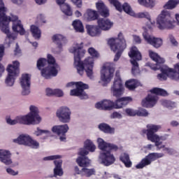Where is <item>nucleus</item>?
<instances>
[{
  "instance_id": "f257e3e1",
  "label": "nucleus",
  "mask_w": 179,
  "mask_h": 179,
  "mask_svg": "<svg viewBox=\"0 0 179 179\" xmlns=\"http://www.w3.org/2000/svg\"><path fill=\"white\" fill-rule=\"evenodd\" d=\"M74 45L73 48L70 49V52L74 55V66L77 69L78 73L83 76L85 71L87 76L92 79L94 59L100 58V53L94 48H89L87 52L91 57H87L82 62V58L86 54V50L83 49V42L75 43Z\"/></svg>"
},
{
  "instance_id": "f03ea898",
  "label": "nucleus",
  "mask_w": 179,
  "mask_h": 179,
  "mask_svg": "<svg viewBox=\"0 0 179 179\" xmlns=\"http://www.w3.org/2000/svg\"><path fill=\"white\" fill-rule=\"evenodd\" d=\"M13 22V31L19 33L20 36H24L26 31L22 24V21L19 20V17L10 14V17L6 16V7L3 1L0 0V30L6 34L8 38H12L13 36L9 30V22Z\"/></svg>"
},
{
  "instance_id": "7ed1b4c3",
  "label": "nucleus",
  "mask_w": 179,
  "mask_h": 179,
  "mask_svg": "<svg viewBox=\"0 0 179 179\" xmlns=\"http://www.w3.org/2000/svg\"><path fill=\"white\" fill-rule=\"evenodd\" d=\"M149 55L152 61L156 62L154 67L155 71H160L161 72L157 76L158 80L164 82L167 80L168 78L171 80H179V63L174 65V69H171L167 65H164L166 60L158 55L157 53L150 51Z\"/></svg>"
},
{
  "instance_id": "20e7f679",
  "label": "nucleus",
  "mask_w": 179,
  "mask_h": 179,
  "mask_svg": "<svg viewBox=\"0 0 179 179\" xmlns=\"http://www.w3.org/2000/svg\"><path fill=\"white\" fill-rule=\"evenodd\" d=\"M30 113L27 115L17 116L15 120L8 118L7 124L10 125H16V124H22L23 125H36L41 122V117L38 115V108L34 106L29 108Z\"/></svg>"
},
{
  "instance_id": "39448f33",
  "label": "nucleus",
  "mask_w": 179,
  "mask_h": 179,
  "mask_svg": "<svg viewBox=\"0 0 179 179\" xmlns=\"http://www.w3.org/2000/svg\"><path fill=\"white\" fill-rule=\"evenodd\" d=\"M99 148L103 152L101 153V164L108 167L115 163V157L111 154V151L117 152L118 145L113 143H106L103 138H98Z\"/></svg>"
},
{
  "instance_id": "423d86ee",
  "label": "nucleus",
  "mask_w": 179,
  "mask_h": 179,
  "mask_svg": "<svg viewBox=\"0 0 179 179\" xmlns=\"http://www.w3.org/2000/svg\"><path fill=\"white\" fill-rule=\"evenodd\" d=\"M112 94L114 97L117 99L116 101V108L117 110L128 106L129 103H132V97L131 96H123L120 98L122 94H124V86L122 85V80L121 78H115L113 86L111 87Z\"/></svg>"
},
{
  "instance_id": "0eeeda50",
  "label": "nucleus",
  "mask_w": 179,
  "mask_h": 179,
  "mask_svg": "<svg viewBox=\"0 0 179 179\" xmlns=\"http://www.w3.org/2000/svg\"><path fill=\"white\" fill-rule=\"evenodd\" d=\"M108 44L110 45L112 51H113V52H116L114 61H118V59L121 58V55H122L124 50L127 48V41H125L124 35L121 32H120L117 35V38H110L108 41Z\"/></svg>"
},
{
  "instance_id": "6e6552de",
  "label": "nucleus",
  "mask_w": 179,
  "mask_h": 179,
  "mask_svg": "<svg viewBox=\"0 0 179 179\" xmlns=\"http://www.w3.org/2000/svg\"><path fill=\"white\" fill-rule=\"evenodd\" d=\"M157 24L159 30L174 29V19L171 17L170 11L164 10L157 18Z\"/></svg>"
},
{
  "instance_id": "1a4fd4ad",
  "label": "nucleus",
  "mask_w": 179,
  "mask_h": 179,
  "mask_svg": "<svg viewBox=\"0 0 179 179\" xmlns=\"http://www.w3.org/2000/svg\"><path fill=\"white\" fill-rule=\"evenodd\" d=\"M20 63L17 61L13 62V64H8L6 71L8 72V76L6 78L5 83L8 86H13L15 85V80L16 78L19 76L20 72Z\"/></svg>"
},
{
  "instance_id": "9d476101",
  "label": "nucleus",
  "mask_w": 179,
  "mask_h": 179,
  "mask_svg": "<svg viewBox=\"0 0 179 179\" xmlns=\"http://www.w3.org/2000/svg\"><path fill=\"white\" fill-rule=\"evenodd\" d=\"M47 64L49 66L43 69L41 71V75L45 79H51V76H57L58 75V64L55 63V58H54L50 54L48 55Z\"/></svg>"
},
{
  "instance_id": "9b49d317",
  "label": "nucleus",
  "mask_w": 179,
  "mask_h": 179,
  "mask_svg": "<svg viewBox=\"0 0 179 179\" xmlns=\"http://www.w3.org/2000/svg\"><path fill=\"white\" fill-rule=\"evenodd\" d=\"M129 57L131 59V73L134 76L138 75V73H139V64H138L137 61H141V59H142V54H141L138 48L132 46L129 52Z\"/></svg>"
},
{
  "instance_id": "f8f14e48",
  "label": "nucleus",
  "mask_w": 179,
  "mask_h": 179,
  "mask_svg": "<svg viewBox=\"0 0 179 179\" xmlns=\"http://www.w3.org/2000/svg\"><path fill=\"white\" fill-rule=\"evenodd\" d=\"M76 89L71 90L70 91V96H74L76 97H79L80 100H87L89 99V95L86 94V89H89V85L83 83V82H76Z\"/></svg>"
},
{
  "instance_id": "ddd939ff",
  "label": "nucleus",
  "mask_w": 179,
  "mask_h": 179,
  "mask_svg": "<svg viewBox=\"0 0 179 179\" xmlns=\"http://www.w3.org/2000/svg\"><path fill=\"white\" fill-rule=\"evenodd\" d=\"M164 156L163 153L159 152H151L149 153L145 158L142 159L141 161L136 166V169H143L146 166H150L152 162H155L157 159H160Z\"/></svg>"
},
{
  "instance_id": "4468645a",
  "label": "nucleus",
  "mask_w": 179,
  "mask_h": 179,
  "mask_svg": "<svg viewBox=\"0 0 179 179\" xmlns=\"http://www.w3.org/2000/svg\"><path fill=\"white\" fill-rule=\"evenodd\" d=\"M143 37L145 41L147 42V44L152 45L154 48H160L163 45V39L160 38H156L152 35L149 34L148 29H144V33H143Z\"/></svg>"
},
{
  "instance_id": "2eb2a0df",
  "label": "nucleus",
  "mask_w": 179,
  "mask_h": 179,
  "mask_svg": "<svg viewBox=\"0 0 179 179\" xmlns=\"http://www.w3.org/2000/svg\"><path fill=\"white\" fill-rule=\"evenodd\" d=\"M108 1L111 5L115 6L116 10H118V12L124 10V12L127 13V15H130V16H135V12L132 10V8H131V6L128 3H124V4L122 6L121 3L118 0Z\"/></svg>"
},
{
  "instance_id": "dca6fc26",
  "label": "nucleus",
  "mask_w": 179,
  "mask_h": 179,
  "mask_svg": "<svg viewBox=\"0 0 179 179\" xmlns=\"http://www.w3.org/2000/svg\"><path fill=\"white\" fill-rule=\"evenodd\" d=\"M71 109L66 106L60 107L56 113V115L61 122L66 124L71 121Z\"/></svg>"
},
{
  "instance_id": "f3484780",
  "label": "nucleus",
  "mask_w": 179,
  "mask_h": 179,
  "mask_svg": "<svg viewBox=\"0 0 179 179\" xmlns=\"http://www.w3.org/2000/svg\"><path fill=\"white\" fill-rule=\"evenodd\" d=\"M89 155V151L85 148L80 149L78 152L79 157L76 159V163L80 167H89L90 166V159L86 157Z\"/></svg>"
},
{
  "instance_id": "a211bd4d",
  "label": "nucleus",
  "mask_w": 179,
  "mask_h": 179,
  "mask_svg": "<svg viewBox=\"0 0 179 179\" xmlns=\"http://www.w3.org/2000/svg\"><path fill=\"white\" fill-rule=\"evenodd\" d=\"M96 108L98 110H104L105 111H111V110H117L116 101H113L108 99H104L101 102H98L95 104Z\"/></svg>"
},
{
  "instance_id": "6ab92c4d",
  "label": "nucleus",
  "mask_w": 179,
  "mask_h": 179,
  "mask_svg": "<svg viewBox=\"0 0 179 179\" xmlns=\"http://www.w3.org/2000/svg\"><path fill=\"white\" fill-rule=\"evenodd\" d=\"M146 127L147 129H143L142 132L143 134H146L148 139H153V138L159 136V135L156 134V132H159V130L162 129L161 125L149 124H147Z\"/></svg>"
},
{
  "instance_id": "aec40b11",
  "label": "nucleus",
  "mask_w": 179,
  "mask_h": 179,
  "mask_svg": "<svg viewBox=\"0 0 179 179\" xmlns=\"http://www.w3.org/2000/svg\"><path fill=\"white\" fill-rule=\"evenodd\" d=\"M31 78L30 75L25 73L22 74L20 79V85L22 87V96H27V94H30V85Z\"/></svg>"
},
{
  "instance_id": "412c9836",
  "label": "nucleus",
  "mask_w": 179,
  "mask_h": 179,
  "mask_svg": "<svg viewBox=\"0 0 179 179\" xmlns=\"http://www.w3.org/2000/svg\"><path fill=\"white\" fill-rule=\"evenodd\" d=\"M114 76V69L111 67L103 66V69L101 71V80L104 83H110L111 79Z\"/></svg>"
},
{
  "instance_id": "4be33fe9",
  "label": "nucleus",
  "mask_w": 179,
  "mask_h": 179,
  "mask_svg": "<svg viewBox=\"0 0 179 179\" xmlns=\"http://www.w3.org/2000/svg\"><path fill=\"white\" fill-rule=\"evenodd\" d=\"M69 130V127L68 124L54 126L52 128V131L53 134H56L57 135H62V136H60L59 138L61 142H64V141L66 139L65 134H66Z\"/></svg>"
},
{
  "instance_id": "5701e85b",
  "label": "nucleus",
  "mask_w": 179,
  "mask_h": 179,
  "mask_svg": "<svg viewBox=\"0 0 179 179\" xmlns=\"http://www.w3.org/2000/svg\"><path fill=\"white\" fill-rule=\"evenodd\" d=\"M97 24L99 29L103 31H108L114 26V23L107 18H99L97 20Z\"/></svg>"
},
{
  "instance_id": "b1692460",
  "label": "nucleus",
  "mask_w": 179,
  "mask_h": 179,
  "mask_svg": "<svg viewBox=\"0 0 179 179\" xmlns=\"http://www.w3.org/2000/svg\"><path fill=\"white\" fill-rule=\"evenodd\" d=\"M96 8L97 10L96 12H98L102 17H108V16H110V10H108V8H107V6L104 4L103 1L99 0L96 2Z\"/></svg>"
},
{
  "instance_id": "393cba45",
  "label": "nucleus",
  "mask_w": 179,
  "mask_h": 179,
  "mask_svg": "<svg viewBox=\"0 0 179 179\" xmlns=\"http://www.w3.org/2000/svg\"><path fill=\"white\" fill-rule=\"evenodd\" d=\"M10 156H12L10 151L0 150V162L6 164V166H9L12 163Z\"/></svg>"
},
{
  "instance_id": "a878e982",
  "label": "nucleus",
  "mask_w": 179,
  "mask_h": 179,
  "mask_svg": "<svg viewBox=\"0 0 179 179\" xmlns=\"http://www.w3.org/2000/svg\"><path fill=\"white\" fill-rule=\"evenodd\" d=\"M66 0H56V3L60 6L61 10L66 16H72V8L71 6L66 3Z\"/></svg>"
},
{
  "instance_id": "bb28decb",
  "label": "nucleus",
  "mask_w": 179,
  "mask_h": 179,
  "mask_svg": "<svg viewBox=\"0 0 179 179\" xmlns=\"http://www.w3.org/2000/svg\"><path fill=\"white\" fill-rule=\"evenodd\" d=\"M157 103V96L153 95H148L145 100L142 101L143 107L146 108H152Z\"/></svg>"
},
{
  "instance_id": "cd10ccee",
  "label": "nucleus",
  "mask_w": 179,
  "mask_h": 179,
  "mask_svg": "<svg viewBox=\"0 0 179 179\" xmlns=\"http://www.w3.org/2000/svg\"><path fill=\"white\" fill-rule=\"evenodd\" d=\"M86 30L91 37H99L101 34V29L99 25H86Z\"/></svg>"
},
{
  "instance_id": "c85d7f7f",
  "label": "nucleus",
  "mask_w": 179,
  "mask_h": 179,
  "mask_svg": "<svg viewBox=\"0 0 179 179\" xmlns=\"http://www.w3.org/2000/svg\"><path fill=\"white\" fill-rule=\"evenodd\" d=\"M54 164L55 166L53 169V177H62L64 176V170L62 169V159L54 161Z\"/></svg>"
},
{
  "instance_id": "c756f323",
  "label": "nucleus",
  "mask_w": 179,
  "mask_h": 179,
  "mask_svg": "<svg viewBox=\"0 0 179 179\" xmlns=\"http://www.w3.org/2000/svg\"><path fill=\"white\" fill-rule=\"evenodd\" d=\"M52 40L56 45H57L58 48L61 50L62 48V44L66 43V38L61 34H55L52 37Z\"/></svg>"
},
{
  "instance_id": "7c9ffc66",
  "label": "nucleus",
  "mask_w": 179,
  "mask_h": 179,
  "mask_svg": "<svg viewBox=\"0 0 179 179\" xmlns=\"http://www.w3.org/2000/svg\"><path fill=\"white\" fill-rule=\"evenodd\" d=\"M29 139L30 136L26 134H21L18 136L17 138L13 139V142L14 143H17V145H24V146H27Z\"/></svg>"
},
{
  "instance_id": "2f4dec72",
  "label": "nucleus",
  "mask_w": 179,
  "mask_h": 179,
  "mask_svg": "<svg viewBox=\"0 0 179 179\" xmlns=\"http://www.w3.org/2000/svg\"><path fill=\"white\" fill-rule=\"evenodd\" d=\"M98 128L104 134H115V129L114 127H111L107 123L99 124Z\"/></svg>"
},
{
  "instance_id": "473e14b6",
  "label": "nucleus",
  "mask_w": 179,
  "mask_h": 179,
  "mask_svg": "<svg viewBox=\"0 0 179 179\" xmlns=\"http://www.w3.org/2000/svg\"><path fill=\"white\" fill-rule=\"evenodd\" d=\"M120 160L122 163H124L125 167L129 169V167H132V162L129 159V155L127 153H122L120 156Z\"/></svg>"
},
{
  "instance_id": "72a5a7b5",
  "label": "nucleus",
  "mask_w": 179,
  "mask_h": 179,
  "mask_svg": "<svg viewBox=\"0 0 179 179\" xmlns=\"http://www.w3.org/2000/svg\"><path fill=\"white\" fill-rule=\"evenodd\" d=\"M72 26L77 33H84L85 27L80 20H76L73 22Z\"/></svg>"
},
{
  "instance_id": "f704fd0d",
  "label": "nucleus",
  "mask_w": 179,
  "mask_h": 179,
  "mask_svg": "<svg viewBox=\"0 0 179 179\" xmlns=\"http://www.w3.org/2000/svg\"><path fill=\"white\" fill-rule=\"evenodd\" d=\"M87 19L88 22H93V20H99V13L97 11L92 9L87 10Z\"/></svg>"
},
{
  "instance_id": "c9c22d12",
  "label": "nucleus",
  "mask_w": 179,
  "mask_h": 179,
  "mask_svg": "<svg viewBox=\"0 0 179 179\" xmlns=\"http://www.w3.org/2000/svg\"><path fill=\"white\" fill-rule=\"evenodd\" d=\"M138 86V80L136 79H130L125 83V87L129 90H135Z\"/></svg>"
},
{
  "instance_id": "e433bc0d",
  "label": "nucleus",
  "mask_w": 179,
  "mask_h": 179,
  "mask_svg": "<svg viewBox=\"0 0 179 179\" xmlns=\"http://www.w3.org/2000/svg\"><path fill=\"white\" fill-rule=\"evenodd\" d=\"M150 92L152 94H156L157 96H162L163 97H166L169 96V93L166 90L159 88V87H154L150 90Z\"/></svg>"
},
{
  "instance_id": "4c0bfd02",
  "label": "nucleus",
  "mask_w": 179,
  "mask_h": 179,
  "mask_svg": "<svg viewBox=\"0 0 179 179\" xmlns=\"http://www.w3.org/2000/svg\"><path fill=\"white\" fill-rule=\"evenodd\" d=\"M31 33L34 38H40L41 37V30L36 25H31L30 27Z\"/></svg>"
},
{
  "instance_id": "58836bf2",
  "label": "nucleus",
  "mask_w": 179,
  "mask_h": 179,
  "mask_svg": "<svg viewBox=\"0 0 179 179\" xmlns=\"http://www.w3.org/2000/svg\"><path fill=\"white\" fill-rule=\"evenodd\" d=\"M179 3V0H169L164 6V9H174Z\"/></svg>"
},
{
  "instance_id": "ea45409f",
  "label": "nucleus",
  "mask_w": 179,
  "mask_h": 179,
  "mask_svg": "<svg viewBox=\"0 0 179 179\" xmlns=\"http://www.w3.org/2000/svg\"><path fill=\"white\" fill-rule=\"evenodd\" d=\"M85 150H89V152H94L96 150V145L93 143V141L87 140L84 143Z\"/></svg>"
},
{
  "instance_id": "a19ab883",
  "label": "nucleus",
  "mask_w": 179,
  "mask_h": 179,
  "mask_svg": "<svg viewBox=\"0 0 179 179\" xmlns=\"http://www.w3.org/2000/svg\"><path fill=\"white\" fill-rule=\"evenodd\" d=\"M138 2L145 8H153L155 6L154 0H138Z\"/></svg>"
},
{
  "instance_id": "79ce46f5",
  "label": "nucleus",
  "mask_w": 179,
  "mask_h": 179,
  "mask_svg": "<svg viewBox=\"0 0 179 179\" xmlns=\"http://www.w3.org/2000/svg\"><path fill=\"white\" fill-rule=\"evenodd\" d=\"M135 17H138V19H147L152 23V19L150 18V15H149V13L145 12V13H138L136 15L134 14Z\"/></svg>"
},
{
  "instance_id": "37998d69",
  "label": "nucleus",
  "mask_w": 179,
  "mask_h": 179,
  "mask_svg": "<svg viewBox=\"0 0 179 179\" xmlns=\"http://www.w3.org/2000/svg\"><path fill=\"white\" fill-rule=\"evenodd\" d=\"M162 106H164V107H166V108H176V107L177 106V104L176 103V102H173L171 101H169V100H164L162 102Z\"/></svg>"
},
{
  "instance_id": "c03bdc74",
  "label": "nucleus",
  "mask_w": 179,
  "mask_h": 179,
  "mask_svg": "<svg viewBox=\"0 0 179 179\" xmlns=\"http://www.w3.org/2000/svg\"><path fill=\"white\" fill-rule=\"evenodd\" d=\"M47 65V59L40 58L36 63V66L39 71H43V68Z\"/></svg>"
},
{
  "instance_id": "a18cd8bd",
  "label": "nucleus",
  "mask_w": 179,
  "mask_h": 179,
  "mask_svg": "<svg viewBox=\"0 0 179 179\" xmlns=\"http://www.w3.org/2000/svg\"><path fill=\"white\" fill-rule=\"evenodd\" d=\"M27 146H30L31 148H33V149H38L40 147V143L37 142V141L31 138V137H29V140Z\"/></svg>"
},
{
  "instance_id": "49530a36",
  "label": "nucleus",
  "mask_w": 179,
  "mask_h": 179,
  "mask_svg": "<svg viewBox=\"0 0 179 179\" xmlns=\"http://www.w3.org/2000/svg\"><path fill=\"white\" fill-rule=\"evenodd\" d=\"M82 172L85 173L86 177H92V176H94L96 171L94 169H89L87 168H83Z\"/></svg>"
},
{
  "instance_id": "de8ad7c7",
  "label": "nucleus",
  "mask_w": 179,
  "mask_h": 179,
  "mask_svg": "<svg viewBox=\"0 0 179 179\" xmlns=\"http://www.w3.org/2000/svg\"><path fill=\"white\" fill-rule=\"evenodd\" d=\"M136 115L138 117H148V115H149V113L146 109L141 108L136 110Z\"/></svg>"
},
{
  "instance_id": "09e8293b",
  "label": "nucleus",
  "mask_w": 179,
  "mask_h": 179,
  "mask_svg": "<svg viewBox=\"0 0 179 179\" xmlns=\"http://www.w3.org/2000/svg\"><path fill=\"white\" fill-rule=\"evenodd\" d=\"M148 141H150V142H155V146L159 149V146L162 145V142H160V136H157V137H153V138H148Z\"/></svg>"
},
{
  "instance_id": "8fccbe9b",
  "label": "nucleus",
  "mask_w": 179,
  "mask_h": 179,
  "mask_svg": "<svg viewBox=\"0 0 179 179\" xmlns=\"http://www.w3.org/2000/svg\"><path fill=\"white\" fill-rule=\"evenodd\" d=\"M34 134L36 135V136H41V135H43V134H50V131L43 130L41 129L40 127H37L36 131H35Z\"/></svg>"
},
{
  "instance_id": "3c124183",
  "label": "nucleus",
  "mask_w": 179,
  "mask_h": 179,
  "mask_svg": "<svg viewBox=\"0 0 179 179\" xmlns=\"http://www.w3.org/2000/svg\"><path fill=\"white\" fill-rule=\"evenodd\" d=\"M125 113L129 117H135V115H136V110L132 108H126Z\"/></svg>"
},
{
  "instance_id": "603ef678",
  "label": "nucleus",
  "mask_w": 179,
  "mask_h": 179,
  "mask_svg": "<svg viewBox=\"0 0 179 179\" xmlns=\"http://www.w3.org/2000/svg\"><path fill=\"white\" fill-rule=\"evenodd\" d=\"M53 96H56L57 97H62L64 96V92L59 89L54 90Z\"/></svg>"
},
{
  "instance_id": "864d4df0",
  "label": "nucleus",
  "mask_w": 179,
  "mask_h": 179,
  "mask_svg": "<svg viewBox=\"0 0 179 179\" xmlns=\"http://www.w3.org/2000/svg\"><path fill=\"white\" fill-rule=\"evenodd\" d=\"M61 155H51L48 157H45L43 158V160H57V159H61Z\"/></svg>"
},
{
  "instance_id": "5fc2aeb1",
  "label": "nucleus",
  "mask_w": 179,
  "mask_h": 179,
  "mask_svg": "<svg viewBox=\"0 0 179 179\" xmlns=\"http://www.w3.org/2000/svg\"><path fill=\"white\" fill-rule=\"evenodd\" d=\"M110 118H119L121 119L122 118V115H121V113H118V112H113L111 115H110Z\"/></svg>"
},
{
  "instance_id": "6e6d98bb",
  "label": "nucleus",
  "mask_w": 179,
  "mask_h": 179,
  "mask_svg": "<svg viewBox=\"0 0 179 179\" xmlns=\"http://www.w3.org/2000/svg\"><path fill=\"white\" fill-rule=\"evenodd\" d=\"M20 54H22V50H20V48H19V44L16 43L14 55H20Z\"/></svg>"
},
{
  "instance_id": "4d7b16f0",
  "label": "nucleus",
  "mask_w": 179,
  "mask_h": 179,
  "mask_svg": "<svg viewBox=\"0 0 179 179\" xmlns=\"http://www.w3.org/2000/svg\"><path fill=\"white\" fill-rule=\"evenodd\" d=\"M73 5H76L77 8H82V0H71Z\"/></svg>"
},
{
  "instance_id": "13d9d810",
  "label": "nucleus",
  "mask_w": 179,
  "mask_h": 179,
  "mask_svg": "<svg viewBox=\"0 0 179 179\" xmlns=\"http://www.w3.org/2000/svg\"><path fill=\"white\" fill-rule=\"evenodd\" d=\"M6 172L8 173V174H10V176H17V174H19V172H16L10 168H8L6 169Z\"/></svg>"
},
{
  "instance_id": "bf43d9fd",
  "label": "nucleus",
  "mask_w": 179,
  "mask_h": 179,
  "mask_svg": "<svg viewBox=\"0 0 179 179\" xmlns=\"http://www.w3.org/2000/svg\"><path fill=\"white\" fill-rule=\"evenodd\" d=\"M4 53H5V47L3 45H0V61L2 60Z\"/></svg>"
},
{
  "instance_id": "052dcab7",
  "label": "nucleus",
  "mask_w": 179,
  "mask_h": 179,
  "mask_svg": "<svg viewBox=\"0 0 179 179\" xmlns=\"http://www.w3.org/2000/svg\"><path fill=\"white\" fill-rule=\"evenodd\" d=\"M134 40L137 44H141V43H142V39L138 36L134 35Z\"/></svg>"
},
{
  "instance_id": "680f3d73",
  "label": "nucleus",
  "mask_w": 179,
  "mask_h": 179,
  "mask_svg": "<svg viewBox=\"0 0 179 179\" xmlns=\"http://www.w3.org/2000/svg\"><path fill=\"white\" fill-rule=\"evenodd\" d=\"M163 150L164 152H166L168 155H173L174 153V150L172 148H165Z\"/></svg>"
},
{
  "instance_id": "e2e57ef3",
  "label": "nucleus",
  "mask_w": 179,
  "mask_h": 179,
  "mask_svg": "<svg viewBox=\"0 0 179 179\" xmlns=\"http://www.w3.org/2000/svg\"><path fill=\"white\" fill-rule=\"evenodd\" d=\"M46 96H54V90L47 88L46 89Z\"/></svg>"
},
{
  "instance_id": "0e129e2a",
  "label": "nucleus",
  "mask_w": 179,
  "mask_h": 179,
  "mask_svg": "<svg viewBox=\"0 0 179 179\" xmlns=\"http://www.w3.org/2000/svg\"><path fill=\"white\" fill-rule=\"evenodd\" d=\"M171 43L173 44V45H178V42L176 41V38H173V36H170Z\"/></svg>"
},
{
  "instance_id": "69168bd1",
  "label": "nucleus",
  "mask_w": 179,
  "mask_h": 179,
  "mask_svg": "<svg viewBox=\"0 0 179 179\" xmlns=\"http://www.w3.org/2000/svg\"><path fill=\"white\" fill-rule=\"evenodd\" d=\"M35 1L38 5H43L47 2V0H35Z\"/></svg>"
},
{
  "instance_id": "338daca9",
  "label": "nucleus",
  "mask_w": 179,
  "mask_h": 179,
  "mask_svg": "<svg viewBox=\"0 0 179 179\" xmlns=\"http://www.w3.org/2000/svg\"><path fill=\"white\" fill-rule=\"evenodd\" d=\"M72 86H76V82H70L66 84V87H72Z\"/></svg>"
},
{
  "instance_id": "774afa93",
  "label": "nucleus",
  "mask_w": 179,
  "mask_h": 179,
  "mask_svg": "<svg viewBox=\"0 0 179 179\" xmlns=\"http://www.w3.org/2000/svg\"><path fill=\"white\" fill-rule=\"evenodd\" d=\"M171 125L172 127H178L179 123H178V122L173 120V121H172V122H171Z\"/></svg>"
}]
</instances>
